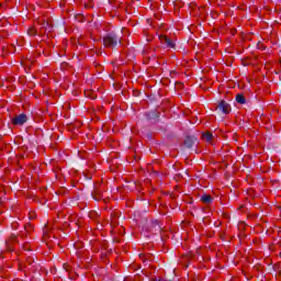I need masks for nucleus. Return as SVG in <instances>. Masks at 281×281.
<instances>
[{
  "label": "nucleus",
  "mask_w": 281,
  "mask_h": 281,
  "mask_svg": "<svg viewBox=\"0 0 281 281\" xmlns=\"http://www.w3.org/2000/svg\"><path fill=\"white\" fill-rule=\"evenodd\" d=\"M117 36L115 34H109L103 38L104 47H115L117 45Z\"/></svg>",
  "instance_id": "nucleus-1"
},
{
  "label": "nucleus",
  "mask_w": 281,
  "mask_h": 281,
  "mask_svg": "<svg viewBox=\"0 0 281 281\" xmlns=\"http://www.w3.org/2000/svg\"><path fill=\"white\" fill-rule=\"evenodd\" d=\"M25 122H27V115L25 114H19L12 119V124H14L15 126H23Z\"/></svg>",
  "instance_id": "nucleus-2"
},
{
  "label": "nucleus",
  "mask_w": 281,
  "mask_h": 281,
  "mask_svg": "<svg viewBox=\"0 0 281 281\" xmlns=\"http://www.w3.org/2000/svg\"><path fill=\"white\" fill-rule=\"evenodd\" d=\"M159 41L161 45H165V47H169V49L175 48V42L172 40L168 38L166 35H160Z\"/></svg>",
  "instance_id": "nucleus-3"
},
{
  "label": "nucleus",
  "mask_w": 281,
  "mask_h": 281,
  "mask_svg": "<svg viewBox=\"0 0 281 281\" xmlns=\"http://www.w3.org/2000/svg\"><path fill=\"white\" fill-rule=\"evenodd\" d=\"M217 111H222V113H225L227 115V113L232 111V108L229 106V103L221 101L217 105Z\"/></svg>",
  "instance_id": "nucleus-4"
},
{
  "label": "nucleus",
  "mask_w": 281,
  "mask_h": 281,
  "mask_svg": "<svg viewBox=\"0 0 281 281\" xmlns=\"http://www.w3.org/2000/svg\"><path fill=\"white\" fill-rule=\"evenodd\" d=\"M47 32H52V25L48 22H44L41 24L40 34H46Z\"/></svg>",
  "instance_id": "nucleus-5"
},
{
  "label": "nucleus",
  "mask_w": 281,
  "mask_h": 281,
  "mask_svg": "<svg viewBox=\"0 0 281 281\" xmlns=\"http://www.w3.org/2000/svg\"><path fill=\"white\" fill-rule=\"evenodd\" d=\"M201 201H202V203L210 204V203H212V195L204 194L201 196Z\"/></svg>",
  "instance_id": "nucleus-6"
},
{
  "label": "nucleus",
  "mask_w": 281,
  "mask_h": 281,
  "mask_svg": "<svg viewBox=\"0 0 281 281\" xmlns=\"http://www.w3.org/2000/svg\"><path fill=\"white\" fill-rule=\"evenodd\" d=\"M27 34H29V36H36V34H38V30H36L34 27H30L27 30Z\"/></svg>",
  "instance_id": "nucleus-7"
},
{
  "label": "nucleus",
  "mask_w": 281,
  "mask_h": 281,
  "mask_svg": "<svg viewBox=\"0 0 281 281\" xmlns=\"http://www.w3.org/2000/svg\"><path fill=\"white\" fill-rule=\"evenodd\" d=\"M236 100L239 104H245V95L237 94Z\"/></svg>",
  "instance_id": "nucleus-8"
},
{
  "label": "nucleus",
  "mask_w": 281,
  "mask_h": 281,
  "mask_svg": "<svg viewBox=\"0 0 281 281\" xmlns=\"http://www.w3.org/2000/svg\"><path fill=\"white\" fill-rule=\"evenodd\" d=\"M203 139H205V142H212V133L203 134Z\"/></svg>",
  "instance_id": "nucleus-9"
},
{
  "label": "nucleus",
  "mask_w": 281,
  "mask_h": 281,
  "mask_svg": "<svg viewBox=\"0 0 281 281\" xmlns=\"http://www.w3.org/2000/svg\"><path fill=\"white\" fill-rule=\"evenodd\" d=\"M184 144H186V146H188V148H190V146H192V139L191 138H187Z\"/></svg>",
  "instance_id": "nucleus-10"
},
{
  "label": "nucleus",
  "mask_w": 281,
  "mask_h": 281,
  "mask_svg": "<svg viewBox=\"0 0 281 281\" xmlns=\"http://www.w3.org/2000/svg\"><path fill=\"white\" fill-rule=\"evenodd\" d=\"M44 236H47V231L46 229H44Z\"/></svg>",
  "instance_id": "nucleus-11"
}]
</instances>
